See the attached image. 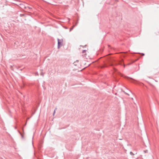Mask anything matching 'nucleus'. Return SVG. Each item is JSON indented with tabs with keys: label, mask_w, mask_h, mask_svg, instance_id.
<instances>
[{
	"label": "nucleus",
	"mask_w": 159,
	"mask_h": 159,
	"mask_svg": "<svg viewBox=\"0 0 159 159\" xmlns=\"http://www.w3.org/2000/svg\"><path fill=\"white\" fill-rule=\"evenodd\" d=\"M114 61H115V60L114 59H111L110 57L108 56L106 57V62H104V63L100 66V67L102 68L104 67H108L107 64H109V66H113L114 65L113 62Z\"/></svg>",
	"instance_id": "obj_1"
},
{
	"label": "nucleus",
	"mask_w": 159,
	"mask_h": 159,
	"mask_svg": "<svg viewBox=\"0 0 159 159\" xmlns=\"http://www.w3.org/2000/svg\"><path fill=\"white\" fill-rule=\"evenodd\" d=\"M58 45H57V48L58 49L60 48V47L63 45V44L62 43V42L63 41V39H58Z\"/></svg>",
	"instance_id": "obj_2"
},
{
	"label": "nucleus",
	"mask_w": 159,
	"mask_h": 159,
	"mask_svg": "<svg viewBox=\"0 0 159 159\" xmlns=\"http://www.w3.org/2000/svg\"><path fill=\"white\" fill-rule=\"evenodd\" d=\"M123 63V60L121 59L119 62V64L120 65H122V63Z\"/></svg>",
	"instance_id": "obj_3"
},
{
	"label": "nucleus",
	"mask_w": 159,
	"mask_h": 159,
	"mask_svg": "<svg viewBox=\"0 0 159 159\" xmlns=\"http://www.w3.org/2000/svg\"><path fill=\"white\" fill-rule=\"evenodd\" d=\"M77 23H76V24H77ZM76 24L75 25H74L70 29V31H71L73 29L74 27L75 26V25H76Z\"/></svg>",
	"instance_id": "obj_4"
},
{
	"label": "nucleus",
	"mask_w": 159,
	"mask_h": 159,
	"mask_svg": "<svg viewBox=\"0 0 159 159\" xmlns=\"http://www.w3.org/2000/svg\"><path fill=\"white\" fill-rule=\"evenodd\" d=\"M57 108H56L55 110H54V112H53V115L54 116V114H55V112H56V110H57Z\"/></svg>",
	"instance_id": "obj_5"
},
{
	"label": "nucleus",
	"mask_w": 159,
	"mask_h": 159,
	"mask_svg": "<svg viewBox=\"0 0 159 159\" xmlns=\"http://www.w3.org/2000/svg\"><path fill=\"white\" fill-rule=\"evenodd\" d=\"M130 154L132 156H134V154L132 152H130Z\"/></svg>",
	"instance_id": "obj_6"
},
{
	"label": "nucleus",
	"mask_w": 159,
	"mask_h": 159,
	"mask_svg": "<svg viewBox=\"0 0 159 159\" xmlns=\"http://www.w3.org/2000/svg\"><path fill=\"white\" fill-rule=\"evenodd\" d=\"M87 51V50H83L82 51V53H84L86 52Z\"/></svg>",
	"instance_id": "obj_7"
},
{
	"label": "nucleus",
	"mask_w": 159,
	"mask_h": 159,
	"mask_svg": "<svg viewBox=\"0 0 159 159\" xmlns=\"http://www.w3.org/2000/svg\"><path fill=\"white\" fill-rule=\"evenodd\" d=\"M20 134L21 135V137L22 138H24V136L20 132H19Z\"/></svg>",
	"instance_id": "obj_8"
},
{
	"label": "nucleus",
	"mask_w": 159,
	"mask_h": 159,
	"mask_svg": "<svg viewBox=\"0 0 159 159\" xmlns=\"http://www.w3.org/2000/svg\"><path fill=\"white\" fill-rule=\"evenodd\" d=\"M40 75H42L43 76V75H44V74L43 73V72H42L40 73Z\"/></svg>",
	"instance_id": "obj_9"
},
{
	"label": "nucleus",
	"mask_w": 159,
	"mask_h": 159,
	"mask_svg": "<svg viewBox=\"0 0 159 159\" xmlns=\"http://www.w3.org/2000/svg\"><path fill=\"white\" fill-rule=\"evenodd\" d=\"M86 54H84V55H83V56L84 57H86Z\"/></svg>",
	"instance_id": "obj_10"
},
{
	"label": "nucleus",
	"mask_w": 159,
	"mask_h": 159,
	"mask_svg": "<svg viewBox=\"0 0 159 159\" xmlns=\"http://www.w3.org/2000/svg\"><path fill=\"white\" fill-rule=\"evenodd\" d=\"M75 62L74 63V64L75 65V66H76L77 65L76 64H75Z\"/></svg>",
	"instance_id": "obj_11"
},
{
	"label": "nucleus",
	"mask_w": 159,
	"mask_h": 159,
	"mask_svg": "<svg viewBox=\"0 0 159 159\" xmlns=\"http://www.w3.org/2000/svg\"><path fill=\"white\" fill-rule=\"evenodd\" d=\"M142 55L143 56H144V53H142Z\"/></svg>",
	"instance_id": "obj_12"
},
{
	"label": "nucleus",
	"mask_w": 159,
	"mask_h": 159,
	"mask_svg": "<svg viewBox=\"0 0 159 159\" xmlns=\"http://www.w3.org/2000/svg\"><path fill=\"white\" fill-rule=\"evenodd\" d=\"M114 70L115 71H116V69L115 68H114Z\"/></svg>",
	"instance_id": "obj_13"
},
{
	"label": "nucleus",
	"mask_w": 159,
	"mask_h": 159,
	"mask_svg": "<svg viewBox=\"0 0 159 159\" xmlns=\"http://www.w3.org/2000/svg\"><path fill=\"white\" fill-rule=\"evenodd\" d=\"M125 93V94H126L128 95H129V94L127 93Z\"/></svg>",
	"instance_id": "obj_14"
},
{
	"label": "nucleus",
	"mask_w": 159,
	"mask_h": 159,
	"mask_svg": "<svg viewBox=\"0 0 159 159\" xmlns=\"http://www.w3.org/2000/svg\"><path fill=\"white\" fill-rule=\"evenodd\" d=\"M144 151L145 152H146V151Z\"/></svg>",
	"instance_id": "obj_15"
},
{
	"label": "nucleus",
	"mask_w": 159,
	"mask_h": 159,
	"mask_svg": "<svg viewBox=\"0 0 159 159\" xmlns=\"http://www.w3.org/2000/svg\"><path fill=\"white\" fill-rule=\"evenodd\" d=\"M124 67H125V65L124 64Z\"/></svg>",
	"instance_id": "obj_16"
}]
</instances>
